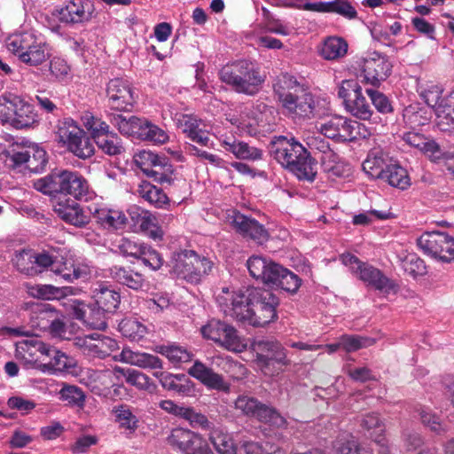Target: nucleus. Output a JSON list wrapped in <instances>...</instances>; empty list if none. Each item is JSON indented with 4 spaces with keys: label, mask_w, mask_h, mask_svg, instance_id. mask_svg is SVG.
Returning a JSON list of instances; mask_svg holds the SVG:
<instances>
[{
    "label": "nucleus",
    "mask_w": 454,
    "mask_h": 454,
    "mask_svg": "<svg viewBox=\"0 0 454 454\" xmlns=\"http://www.w3.org/2000/svg\"><path fill=\"white\" fill-rule=\"evenodd\" d=\"M270 153L299 180L309 182L315 180L317 162L308 150L294 137H276L270 145Z\"/></svg>",
    "instance_id": "f257e3e1"
},
{
    "label": "nucleus",
    "mask_w": 454,
    "mask_h": 454,
    "mask_svg": "<svg viewBox=\"0 0 454 454\" xmlns=\"http://www.w3.org/2000/svg\"><path fill=\"white\" fill-rule=\"evenodd\" d=\"M273 90L282 107L293 117H313L315 101L309 87L299 82L295 76L287 73L278 75L274 83Z\"/></svg>",
    "instance_id": "f03ea898"
},
{
    "label": "nucleus",
    "mask_w": 454,
    "mask_h": 454,
    "mask_svg": "<svg viewBox=\"0 0 454 454\" xmlns=\"http://www.w3.org/2000/svg\"><path fill=\"white\" fill-rule=\"evenodd\" d=\"M33 187L48 196L70 195L75 200L86 199L90 190L88 181L79 172L64 168H54L35 179Z\"/></svg>",
    "instance_id": "7ed1b4c3"
},
{
    "label": "nucleus",
    "mask_w": 454,
    "mask_h": 454,
    "mask_svg": "<svg viewBox=\"0 0 454 454\" xmlns=\"http://www.w3.org/2000/svg\"><path fill=\"white\" fill-rule=\"evenodd\" d=\"M220 79L231 89L248 96L255 95L264 82L259 68L251 61L241 59L223 66L219 72Z\"/></svg>",
    "instance_id": "20e7f679"
},
{
    "label": "nucleus",
    "mask_w": 454,
    "mask_h": 454,
    "mask_svg": "<svg viewBox=\"0 0 454 454\" xmlns=\"http://www.w3.org/2000/svg\"><path fill=\"white\" fill-rule=\"evenodd\" d=\"M214 263L193 250H180L172 254L169 272L187 283L197 285L212 270Z\"/></svg>",
    "instance_id": "39448f33"
},
{
    "label": "nucleus",
    "mask_w": 454,
    "mask_h": 454,
    "mask_svg": "<svg viewBox=\"0 0 454 454\" xmlns=\"http://www.w3.org/2000/svg\"><path fill=\"white\" fill-rule=\"evenodd\" d=\"M256 287H248L246 290L233 291L223 287L216 295V302L221 311L238 322L249 325L253 318L251 311L254 309L252 305V295Z\"/></svg>",
    "instance_id": "423d86ee"
},
{
    "label": "nucleus",
    "mask_w": 454,
    "mask_h": 454,
    "mask_svg": "<svg viewBox=\"0 0 454 454\" xmlns=\"http://www.w3.org/2000/svg\"><path fill=\"white\" fill-rule=\"evenodd\" d=\"M319 131L325 137L338 142H351L371 135L364 124L340 115H334L325 121L320 125Z\"/></svg>",
    "instance_id": "0eeeda50"
},
{
    "label": "nucleus",
    "mask_w": 454,
    "mask_h": 454,
    "mask_svg": "<svg viewBox=\"0 0 454 454\" xmlns=\"http://www.w3.org/2000/svg\"><path fill=\"white\" fill-rule=\"evenodd\" d=\"M234 407L241 414L270 426L280 427L286 422L276 408L248 395H239L234 402Z\"/></svg>",
    "instance_id": "6e6552de"
},
{
    "label": "nucleus",
    "mask_w": 454,
    "mask_h": 454,
    "mask_svg": "<svg viewBox=\"0 0 454 454\" xmlns=\"http://www.w3.org/2000/svg\"><path fill=\"white\" fill-rule=\"evenodd\" d=\"M338 96L343 100L346 110L353 116L364 121L371 120L373 111L356 81H342L338 87Z\"/></svg>",
    "instance_id": "1a4fd4ad"
},
{
    "label": "nucleus",
    "mask_w": 454,
    "mask_h": 454,
    "mask_svg": "<svg viewBox=\"0 0 454 454\" xmlns=\"http://www.w3.org/2000/svg\"><path fill=\"white\" fill-rule=\"evenodd\" d=\"M200 331L204 338L213 340L227 350L240 352L245 348L238 331L226 322L212 318Z\"/></svg>",
    "instance_id": "9d476101"
},
{
    "label": "nucleus",
    "mask_w": 454,
    "mask_h": 454,
    "mask_svg": "<svg viewBox=\"0 0 454 454\" xmlns=\"http://www.w3.org/2000/svg\"><path fill=\"white\" fill-rule=\"evenodd\" d=\"M417 244L432 258L447 263L454 261V238L445 232H426L418 239Z\"/></svg>",
    "instance_id": "9b49d317"
},
{
    "label": "nucleus",
    "mask_w": 454,
    "mask_h": 454,
    "mask_svg": "<svg viewBox=\"0 0 454 454\" xmlns=\"http://www.w3.org/2000/svg\"><path fill=\"white\" fill-rule=\"evenodd\" d=\"M278 304L279 299L270 290L256 287L252 295L254 309L251 311L253 318L249 321V325L262 327L276 320V309Z\"/></svg>",
    "instance_id": "f8f14e48"
},
{
    "label": "nucleus",
    "mask_w": 454,
    "mask_h": 454,
    "mask_svg": "<svg viewBox=\"0 0 454 454\" xmlns=\"http://www.w3.org/2000/svg\"><path fill=\"white\" fill-rule=\"evenodd\" d=\"M166 441L182 454H215L201 436L189 429L174 428Z\"/></svg>",
    "instance_id": "ddd939ff"
},
{
    "label": "nucleus",
    "mask_w": 454,
    "mask_h": 454,
    "mask_svg": "<svg viewBox=\"0 0 454 454\" xmlns=\"http://www.w3.org/2000/svg\"><path fill=\"white\" fill-rule=\"evenodd\" d=\"M228 220L233 229L246 239H253L260 245L269 239L268 231L254 218L232 210L228 215Z\"/></svg>",
    "instance_id": "4468645a"
},
{
    "label": "nucleus",
    "mask_w": 454,
    "mask_h": 454,
    "mask_svg": "<svg viewBox=\"0 0 454 454\" xmlns=\"http://www.w3.org/2000/svg\"><path fill=\"white\" fill-rule=\"evenodd\" d=\"M392 64L386 55L379 52H372L364 59L362 72L366 83L379 86L391 74Z\"/></svg>",
    "instance_id": "2eb2a0df"
},
{
    "label": "nucleus",
    "mask_w": 454,
    "mask_h": 454,
    "mask_svg": "<svg viewBox=\"0 0 454 454\" xmlns=\"http://www.w3.org/2000/svg\"><path fill=\"white\" fill-rule=\"evenodd\" d=\"M94 11V4L90 0H69L58 10V18L65 24H80L90 21Z\"/></svg>",
    "instance_id": "dca6fc26"
},
{
    "label": "nucleus",
    "mask_w": 454,
    "mask_h": 454,
    "mask_svg": "<svg viewBox=\"0 0 454 454\" xmlns=\"http://www.w3.org/2000/svg\"><path fill=\"white\" fill-rule=\"evenodd\" d=\"M356 271L359 278L384 294H396L398 286L380 270L368 263L360 264Z\"/></svg>",
    "instance_id": "f3484780"
},
{
    "label": "nucleus",
    "mask_w": 454,
    "mask_h": 454,
    "mask_svg": "<svg viewBox=\"0 0 454 454\" xmlns=\"http://www.w3.org/2000/svg\"><path fill=\"white\" fill-rule=\"evenodd\" d=\"M106 94L111 108L117 111H127L129 106H132L134 103L129 84L121 78H114L109 81Z\"/></svg>",
    "instance_id": "a211bd4d"
},
{
    "label": "nucleus",
    "mask_w": 454,
    "mask_h": 454,
    "mask_svg": "<svg viewBox=\"0 0 454 454\" xmlns=\"http://www.w3.org/2000/svg\"><path fill=\"white\" fill-rule=\"evenodd\" d=\"M74 344L88 355L97 356L100 358L110 356L111 352L118 350V342L107 336L95 339L94 334L86 335L84 338L75 339Z\"/></svg>",
    "instance_id": "6ab92c4d"
},
{
    "label": "nucleus",
    "mask_w": 454,
    "mask_h": 454,
    "mask_svg": "<svg viewBox=\"0 0 454 454\" xmlns=\"http://www.w3.org/2000/svg\"><path fill=\"white\" fill-rule=\"evenodd\" d=\"M92 209L93 207H83L74 201L71 204H59L55 207L56 213L63 221L79 228L86 226L90 222Z\"/></svg>",
    "instance_id": "aec40b11"
},
{
    "label": "nucleus",
    "mask_w": 454,
    "mask_h": 454,
    "mask_svg": "<svg viewBox=\"0 0 454 454\" xmlns=\"http://www.w3.org/2000/svg\"><path fill=\"white\" fill-rule=\"evenodd\" d=\"M188 374L198 380L207 388L215 390H225L228 388L223 375L215 372L213 369L199 360H196L193 365L189 368Z\"/></svg>",
    "instance_id": "412c9836"
},
{
    "label": "nucleus",
    "mask_w": 454,
    "mask_h": 454,
    "mask_svg": "<svg viewBox=\"0 0 454 454\" xmlns=\"http://www.w3.org/2000/svg\"><path fill=\"white\" fill-rule=\"evenodd\" d=\"M153 376L159 379L163 388L180 395H191L194 391V384L183 373L171 374L156 371L153 372Z\"/></svg>",
    "instance_id": "4be33fe9"
},
{
    "label": "nucleus",
    "mask_w": 454,
    "mask_h": 454,
    "mask_svg": "<svg viewBox=\"0 0 454 454\" xmlns=\"http://www.w3.org/2000/svg\"><path fill=\"white\" fill-rule=\"evenodd\" d=\"M8 123L16 129H28L38 123V114L33 105L20 97Z\"/></svg>",
    "instance_id": "5701e85b"
},
{
    "label": "nucleus",
    "mask_w": 454,
    "mask_h": 454,
    "mask_svg": "<svg viewBox=\"0 0 454 454\" xmlns=\"http://www.w3.org/2000/svg\"><path fill=\"white\" fill-rule=\"evenodd\" d=\"M92 217L105 229L120 230L126 226L129 218L120 210L93 207Z\"/></svg>",
    "instance_id": "b1692460"
},
{
    "label": "nucleus",
    "mask_w": 454,
    "mask_h": 454,
    "mask_svg": "<svg viewBox=\"0 0 454 454\" xmlns=\"http://www.w3.org/2000/svg\"><path fill=\"white\" fill-rule=\"evenodd\" d=\"M51 349L57 348L44 343L37 337H32L30 339L22 340L19 342L17 345V351L20 354L23 351L28 355V357H26L25 354L22 356L23 359H25L27 363L37 362L39 357H35L36 352L41 354V356H43V361L47 362L51 358H53L51 352L48 351Z\"/></svg>",
    "instance_id": "393cba45"
},
{
    "label": "nucleus",
    "mask_w": 454,
    "mask_h": 454,
    "mask_svg": "<svg viewBox=\"0 0 454 454\" xmlns=\"http://www.w3.org/2000/svg\"><path fill=\"white\" fill-rule=\"evenodd\" d=\"M92 298L97 306L111 316L117 311L121 304V294L103 284L93 290Z\"/></svg>",
    "instance_id": "a878e982"
},
{
    "label": "nucleus",
    "mask_w": 454,
    "mask_h": 454,
    "mask_svg": "<svg viewBox=\"0 0 454 454\" xmlns=\"http://www.w3.org/2000/svg\"><path fill=\"white\" fill-rule=\"evenodd\" d=\"M358 423L368 437L372 438L376 443L384 441L383 434L386 427L379 413L367 412L362 414L358 419Z\"/></svg>",
    "instance_id": "bb28decb"
},
{
    "label": "nucleus",
    "mask_w": 454,
    "mask_h": 454,
    "mask_svg": "<svg viewBox=\"0 0 454 454\" xmlns=\"http://www.w3.org/2000/svg\"><path fill=\"white\" fill-rule=\"evenodd\" d=\"M30 141L23 139L21 142H13L4 150L5 163L9 168L16 169L26 167L29 159Z\"/></svg>",
    "instance_id": "cd10ccee"
},
{
    "label": "nucleus",
    "mask_w": 454,
    "mask_h": 454,
    "mask_svg": "<svg viewBox=\"0 0 454 454\" xmlns=\"http://www.w3.org/2000/svg\"><path fill=\"white\" fill-rule=\"evenodd\" d=\"M112 278L120 285L135 291L142 290L145 286L144 276L130 268L114 266L110 269Z\"/></svg>",
    "instance_id": "c85d7f7f"
},
{
    "label": "nucleus",
    "mask_w": 454,
    "mask_h": 454,
    "mask_svg": "<svg viewBox=\"0 0 454 454\" xmlns=\"http://www.w3.org/2000/svg\"><path fill=\"white\" fill-rule=\"evenodd\" d=\"M113 372L118 382L124 380L126 383L139 390H148L152 386L151 379L142 372L115 366Z\"/></svg>",
    "instance_id": "c756f323"
},
{
    "label": "nucleus",
    "mask_w": 454,
    "mask_h": 454,
    "mask_svg": "<svg viewBox=\"0 0 454 454\" xmlns=\"http://www.w3.org/2000/svg\"><path fill=\"white\" fill-rule=\"evenodd\" d=\"M122 361L143 369L149 370H160L163 367L162 361L157 356L148 354L133 352L131 350L123 349L121 351Z\"/></svg>",
    "instance_id": "7c9ffc66"
},
{
    "label": "nucleus",
    "mask_w": 454,
    "mask_h": 454,
    "mask_svg": "<svg viewBox=\"0 0 454 454\" xmlns=\"http://www.w3.org/2000/svg\"><path fill=\"white\" fill-rule=\"evenodd\" d=\"M137 194L156 208H163L169 204V199L162 189L152 184L150 182L143 181L137 188Z\"/></svg>",
    "instance_id": "2f4dec72"
},
{
    "label": "nucleus",
    "mask_w": 454,
    "mask_h": 454,
    "mask_svg": "<svg viewBox=\"0 0 454 454\" xmlns=\"http://www.w3.org/2000/svg\"><path fill=\"white\" fill-rule=\"evenodd\" d=\"M323 170L330 178L347 176L350 173V166L340 160L334 152H326L321 158Z\"/></svg>",
    "instance_id": "473e14b6"
},
{
    "label": "nucleus",
    "mask_w": 454,
    "mask_h": 454,
    "mask_svg": "<svg viewBox=\"0 0 454 454\" xmlns=\"http://www.w3.org/2000/svg\"><path fill=\"white\" fill-rule=\"evenodd\" d=\"M389 164L380 150H372L363 162L364 171L372 178L381 179Z\"/></svg>",
    "instance_id": "72a5a7b5"
},
{
    "label": "nucleus",
    "mask_w": 454,
    "mask_h": 454,
    "mask_svg": "<svg viewBox=\"0 0 454 454\" xmlns=\"http://www.w3.org/2000/svg\"><path fill=\"white\" fill-rule=\"evenodd\" d=\"M53 358L42 364L43 372H68L76 366V360L59 349H51Z\"/></svg>",
    "instance_id": "f704fd0d"
},
{
    "label": "nucleus",
    "mask_w": 454,
    "mask_h": 454,
    "mask_svg": "<svg viewBox=\"0 0 454 454\" xmlns=\"http://www.w3.org/2000/svg\"><path fill=\"white\" fill-rule=\"evenodd\" d=\"M54 317H59V310L50 304H37L31 314L33 327L46 331Z\"/></svg>",
    "instance_id": "c9c22d12"
},
{
    "label": "nucleus",
    "mask_w": 454,
    "mask_h": 454,
    "mask_svg": "<svg viewBox=\"0 0 454 454\" xmlns=\"http://www.w3.org/2000/svg\"><path fill=\"white\" fill-rule=\"evenodd\" d=\"M94 142L104 153L109 156H117L125 151L121 139L115 133L98 135Z\"/></svg>",
    "instance_id": "e433bc0d"
},
{
    "label": "nucleus",
    "mask_w": 454,
    "mask_h": 454,
    "mask_svg": "<svg viewBox=\"0 0 454 454\" xmlns=\"http://www.w3.org/2000/svg\"><path fill=\"white\" fill-rule=\"evenodd\" d=\"M174 173V168L170 163L168 157L164 154L159 158V160L155 162L153 167L150 168L146 176L153 178V181L163 184H170L172 181V174Z\"/></svg>",
    "instance_id": "4c0bfd02"
},
{
    "label": "nucleus",
    "mask_w": 454,
    "mask_h": 454,
    "mask_svg": "<svg viewBox=\"0 0 454 454\" xmlns=\"http://www.w3.org/2000/svg\"><path fill=\"white\" fill-rule=\"evenodd\" d=\"M277 268L278 270L276 275V281H273L272 285L288 293H296L301 286V279L296 274L281 265Z\"/></svg>",
    "instance_id": "58836bf2"
},
{
    "label": "nucleus",
    "mask_w": 454,
    "mask_h": 454,
    "mask_svg": "<svg viewBox=\"0 0 454 454\" xmlns=\"http://www.w3.org/2000/svg\"><path fill=\"white\" fill-rule=\"evenodd\" d=\"M381 180L391 186L404 190L410 185V178L406 169L397 164H389Z\"/></svg>",
    "instance_id": "ea45409f"
},
{
    "label": "nucleus",
    "mask_w": 454,
    "mask_h": 454,
    "mask_svg": "<svg viewBox=\"0 0 454 454\" xmlns=\"http://www.w3.org/2000/svg\"><path fill=\"white\" fill-rule=\"evenodd\" d=\"M56 134L59 142L68 145L73 138H77V135H82L83 129L71 118L59 120L56 127Z\"/></svg>",
    "instance_id": "a19ab883"
},
{
    "label": "nucleus",
    "mask_w": 454,
    "mask_h": 454,
    "mask_svg": "<svg viewBox=\"0 0 454 454\" xmlns=\"http://www.w3.org/2000/svg\"><path fill=\"white\" fill-rule=\"evenodd\" d=\"M347 51L348 43L344 39L329 37L324 43L321 54L324 59L333 60L345 56Z\"/></svg>",
    "instance_id": "79ce46f5"
},
{
    "label": "nucleus",
    "mask_w": 454,
    "mask_h": 454,
    "mask_svg": "<svg viewBox=\"0 0 454 454\" xmlns=\"http://www.w3.org/2000/svg\"><path fill=\"white\" fill-rule=\"evenodd\" d=\"M67 148L80 159H87L94 154L93 143L84 130L82 135H77V138H73L68 143Z\"/></svg>",
    "instance_id": "37998d69"
},
{
    "label": "nucleus",
    "mask_w": 454,
    "mask_h": 454,
    "mask_svg": "<svg viewBox=\"0 0 454 454\" xmlns=\"http://www.w3.org/2000/svg\"><path fill=\"white\" fill-rule=\"evenodd\" d=\"M403 139L409 145L418 148L421 151L431 153L439 151V146L436 143L428 140L417 129H411L410 131L403 133Z\"/></svg>",
    "instance_id": "c03bdc74"
},
{
    "label": "nucleus",
    "mask_w": 454,
    "mask_h": 454,
    "mask_svg": "<svg viewBox=\"0 0 454 454\" xmlns=\"http://www.w3.org/2000/svg\"><path fill=\"white\" fill-rule=\"evenodd\" d=\"M48 163L46 151L37 144L30 142L29 145V159L26 164V168L31 172L38 173L43 171Z\"/></svg>",
    "instance_id": "a18cd8bd"
},
{
    "label": "nucleus",
    "mask_w": 454,
    "mask_h": 454,
    "mask_svg": "<svg viewBox=\"0 0 454 454\" xmlns=\"http://www.w3.org/2000/svg\"><path fill=\"white\" fill-rule=\"evenodd\" d=\"M397 261L403 270L411 276H421L426 273L424 261L414 253L398 254Z\"/></svg>",
    "instance_id": "49530a36"
},
{
    "label": "nucleus",
    "mask_w": 454,
    "mask_h": 454,
    "mask_svg": "<svg viewBox=\"0 0 454 454\" xmlns=\"http://www.w3.org/2000/svg\"><path fill=\"white\" fill-rule=\"evenodd\" d=\"M70 287H56L51 285H36L30 288V294L42 300H59L67 295Z\"/></svg>",
    "instance_id": "de8ad7c7"
},
{
    "label": "nucleus",
    "mask_w": 454,
    "mask_h": 454,
    "mask_svg": "<svg viewBox=\"0 0 454 454\" xmlns=\"http://www.w3.org/2000/svg\"><path fill=\"white\" fill-rule=\"evenodd\" d=\"M35 43V38L32 34H17L8 38L7 49L20 59V54L28 51Z\"/></svg>",
    "instance_id": "09e8293b"
},
{
    "label": "nucleus",
    "mask_w": 454,
    "mask_h": 454,
    "mask_svg": "<svg viewBox=\"0 0 454 454\" xmlns=\"http://www.w3.org/2000/svg\"><path fill=\"white\" fill-rule=\"evenodd\" d=\"M255 351L256 362L263 367L269 366V355L276 348H279V342L273 340H255L252 343Z\"/></svg>",
    "instance_id": "8fccbe9b"
},
{
    "label": "nucleus",
    "mask_w": 454,
    "mask_h": 454,
    "mask_svg": "<svg viewBox=\"0 0 454 454\" xmlns=\"http://www.w3.org/2000/svg\"><path fill=\"white\" fill-rule=\"evenodd\" d=\"M403 120L411 129H417L428 124L430 117L427 116L425 109L410 106L404 109Z\"/></svg>",
    "instance_id": "3c124183"
},
{
    "label": "nucleus",
    "mask_w": 454,
    "mask_h": 454,
    "mask_svg": "<svg viewBox=\"0 0 454 454\" xmlns=\"http://www.w3.org/2000/svg\"><path fill=\"white\" fill-rule=\"evenodd\" d=\"M56 275H59L67 282H73L79 278H86L90 274V270L85 266L74 265L73 263L68 267L67 263L53 269Z\"/></svg>",
    "instance_id": "603ef678"
},
{
    "label": "nucleus",
    "mask_w": 454,
    "mask_h": 454,
    "mask_svg": "<svg viewBox=\"0 0 454 454\" xmlns=\"http://www.w3.org/2000/svg\"><path fill=\"white\" fill-rule=\"evenodd\" d=\"M376 343V339L361 335H342L340 344L346 352H355L361 348L371 347Z\"/></svg>",
    "instance_id": "864d4df0"
},
{
    "label": "nucleus",
    "mask_w": 454,
    "mask_h": 454,
    "mask_svg": "<svg viewBox=\"0 0 454 454\" xmlns=\"http://www.w3.org/2000/svg\"><path fill=\"white\" fill-rule=\"evenodd\" d=\"M119 327L123 336L136 341L140 340L146 333V327L135 318L123 319Z\"/></svg>",
    "instance_id": "5fc2aeb1"
},
{
    "label": "nucleus",
    "mask_w": 454,
    "mask_h": 454,
    "mask_svg": "<svg viewBox=\"0 0 454 454\" xmlns=\"http://www.w3.org/2000/svg\"><path fill=\"white\" fill-rule=\"evenodd\" d=\"M136 231H140L155 241L162 240L164 236L163 230L158 225L157 218L151 212L147 213Z\"/></svg>",
    "instance_id": "6e6d98bb"
},
{
    "label": "nucleus",
    "mask_w": 454,
    "mask_h": 454,
    "mask_svg": "<svg viewBox=\"0 0 454 454\" xmlns=\"http://www.w3.org/2000/svg\"><path fill=\"white\" fill-rule=\"evenodd\" d=\"M110 316L97 306L96 301H94L93 304L88 305L86 325L93 329L105 330L107 327V319Z\"/></svg>",
    "instance_id": "4d7b16f0"
},
{
    "label": "nucleus",
    "mask_w": 454,
    "mask_h": 454,
    "mask_svg": "<svg viewBox=\"0 0 454 454\" xmlns=\"http://www.w3.org/2000/svg\"><path fill=\"white\" fill-rule=\"evenodd\" d=\"M442 89L438 85L430 84L421 89L419 95L424 99L425 103L436 112L439 110L440 106H444L445 98H442Z\"/></svg>",
    "instance_id": "13d9d810"
},
{
    "label": "nucleus",
    "mask_w": 454,
    "mask_h": 454,
    "mask_svg": "<svg viewBox=\"0 0 454 454\" xmlns=\"http://www.w3.org/2000/svg\"><path fill=\"white\" fill-rule=\"evenodd\" d=\"M158 352L165 356L172 364L187 363L192 359V354L180 346H160Z\"/></svg>",
    "instance_id": "bf43d9fd"
},
{
    "label": "nucleus",
    "mask_w": 454,
    "mask_h": 454,
    "mask_svg": "<svg viewBox=\"0 0 454 454\" xmlns=\"http://www.w3.org/2000/svg\"><path fill=\"white\" fill-rule=\"evenodd\" d=\"M60 399L67 401L69 404L82 408L85 404V394L74 385H64L59 391Z\"/></svg>",
    "instance_id": "052dcab7"
},
{
    "label": "nucleus",
    "mask_w": 454,
    "mask_h": 454,
    "mask_svg": "<svg viewBox=\"0 0 454 454\" xmlns=\"http://www.w3.org/2000/svg\"><path fill=\"white\" fill-rule=\"evenodd\" d=\"M19 95L4 92L0 96V121L8 123L20 99Z\"/></svg>",
    "instance_id": "680f3d73"
},
{
    "label": "nucleus",
    "mask_w": 454,
    "mask_h": 454,
    "mask_svg": "<svg viewBox=\"0 0 454 454\" xmlns=\"http://www.w3.org/2000/svg\"><path fill=\"white\" fill-rule=\"evenodd\" d=\"M138 260H140L145 266L153 270H160L165 262L162 255L147 244H145Z\"/></svg>",
    "instance_id": "e2e57ef3"
},
{
    "label": "nucleus",
    "mask_w": 454,
    "mask_h": 454,
    "mask_svg": "<svg viewBox=\"0 0 454 454\" xmlns=\"http://www.w3.org/2000/svg\"><path fill=\"white\" fill-rule=\"evenodd\" d=\"M137 116H124L122 114H113L111 117V123L118 129L122 135L132 137L136 133L135 129L137 123Z\"/></svg>",
    "instance_id": "0e129e2a"
},
{
    "label": "nucleus",
    "mask_w": 454,
    "mask_h": 454,
    "mask_svg": "<svg viewBox=\"0 0 454 454\" xmlns=\"http://www.w3.org/2000/svg\"><path fill=\"white\" fill-rule=\"evenodd\" d=\"M49 57L44 46L35 43L28 51L20 54V60L30 66H38L44 62Z\"/></svg>",
    "instance_id": "69168bd1"
},
{
    "label": "nucleus",
    "mask_w": 454,
    "mask_h": 454,
    "mask_svg": "<svg viewBox=\"0 0 454 454\" xmlns=\"http://www.w3.org/2000/svg\"><path fill=\"white\" fill-rule=\"evenodd\" d=\"M366 93L379 113L387 114L393 112L394 108L391 101L385 94L372 89H367Z\"/></svg>",
    "instance_id": "338daca9"
},
{
    "label": "nucleus",
    "mask_w": 454,
    "mask_h": 454,
    "mask_svg": "<svg viewBox=\"0 0 454 454\" xmlns=\"http://www.w3.org/2000/svg\"><path fill=\"white\" fill-rule=\"evenodd\" d=\"M436 114V126L445 133L454 134V114L452 111L447 110V106L439 107L435 112Z\"/></svg>",
    "instance_id": "774afa93"
}]
</instances>
